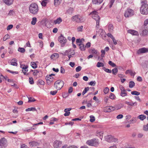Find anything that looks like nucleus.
<instances>
[{"label":"nucleus","mask_w":148,"mask_h":148,"mask_svg":"<svg viewBox=\"0 0 148 148\" xmlns=\"http://www.w3.org/2000/svg\"><path fill=\"white\" fill-rule=\"evenodd\" d=\"M30 12L34 14H36L38 11V5L37 4L33 3L30 5L29 7Z\"/></svg>","instance_id":"f257e3e1"},{"label":"nucleus","mask_w":148,"mask_h":148,"mask_svg":"<svg viewBox=\"0 0 148 148\" xmlns=\"http://www.w3.org/2000/svg\"><path fill=\"white\" fill-rule=\"evenodd\" d=\"M90 15H91L92 18L96 21L97 23L96 27L97 28H99V23L100 18L99 16H98L97 12L96 11H94L91 12Z\"/></svg>","instance_id":"f03ea898"},{"label":"nucleus","mask_w":148,"mask_h":148,"mask_svg":"<svg viewBox=\"0 0 148 148\" xmlns=\"http://www.w3.org/2000/svg\"><path fill=\"white\" fill-rule=\"evenodd\" d=\"M140 12L143 14H148V5L146 3H144L140 8Z\"/></svg>","instance_id":"7ed1b4c3"},{"label":"nucleus","mask_w":148,"mask_h":148,"mask_svg":"<svg viewBox=\"0 0 148 148\" xmlns=\"http://www.w3.org/2000/svg\"><path fill=\"white\" fill-rule=\"evenodd\" d=\"M86 143L90 146L96 147L98 145L99 142L98 140L95 138H93L87 140L86 142Z\"/></svg>","instance_id":"20e7f679"},{"label":"nucleus","mask_w":148,"mask_h":148,"mask_svg":"<svg viewBox=\"0 0 148 148\" xmlns=\"http://www.w3.org/2000/svg\"><path fill=\"white\" fill-rule=\"evenodd\" d=\"M71 20L73 21L78 23H82L84 21L83 17L78 14L72 16Z\"/></svg>","instance_id":"39448f33"},{"label":"nucleus","mask_w":148,"mask_h":148,"mask_svg":"<svg viewBox=\"0 0 148 148\" xmlns=\"http://www.w3.org/2000/svg\"><path fill=\"white\" fill-rule=\"evenodd\" d=\"M64 84V82L61 80H58L54 83V86L56 88L59 90L63 86Z\"/></svg>","instance_id":"423d86ee"},{"label":"nucleus","mask_w":148,"mask_h":148,"mask_svg":"<svg viewBox=\"0 0 148 148\" xmlns=\"http://www.w3.org/2000/svg\"><path fill=\"white\" fill-rule=\"evenodd\" d=\"M58 41L60 44L61 47H63L67 42V40L62 34H61L58 37Z\"/></svg>","instance_id":"0eeeda50"},{"label":"nucleus","mask_w":148,"mask_h":148,"mask_svg":"<svg viewBox=\"0 0 148 148\" xmlns=\"http://www.w3.org/2000/svg\"><path fill=\"white\" fill-rule=\"evenodd\" d=\"M8 145L7 140L4 137L0 139V148H5Z\"/></svg>","instance_id":"6e6552de"},{"label":"nucleus","mask_w":148,"mask_h":148,"mask_svg":"<svg viewBox=\"0 0 148 148\" xmlns=\"http://www.w3.org/2000/svg\"><path fill=\"white\" fill-rule=\"evenodd\" d=\"M134 14V12L133 10L128 8L125 12L124 16L125 17H129L133 16Z\"/></svg>","instance_id":"1a4fd4ad"},{"label":"nucleus","mask_w":148,"mask_h":148,"mask_svg":"<svg viewBox=\"0 0 148 148\" xmlns=\"http://www.w3.org/2000/svg\"><path fill=\"white\" fill-rule=\"evenodd\" d=\"M148 52V49L144 47L139 49L137 51L138 54L144 53Z\"/></svg>","instance_id":"9d476101"},{"label":"nucleus","mask_w":148,"mask_h":148,"mask_svg":"<svg viewBox=\"0 0 148 148\" xmlns=\"http://www.w3.org/2000/svg\"><path fill=\"white\" fill-rule=\"evenodd\" d=\"M62 143L58 140L55 141L53 144L54 148H59L61 146Z\"/></svg>","instance_id":"9b49d317"},{"label":"nucleus","mask_w":148,"mask_h":148,"mask_svg":"<svg viewBox=\"0 0 148 148\" xmlns=\"http://www.w3.org/2000/svg\"><path fill=\"white\" fill-rule=\"evenodd\" d=\"M140 34L143 36L148 35V28L145 27L143 30L142 32L140 33Z\"/></svg>","instance_id":"f8f14e48"},{"label":"nucleus","mask_w":148,"mask_h":148,"mask_svg":"<svg viewBox=\"0 0 148 148\" xmlns=\"http://www.w3.org/2000/svg\"><path fill=\"white\" fill-rule=\"evenodd\" d=\"M28 68V66L25 65L23 66V68H22V72L23 73L24 75H29L28 73H27L26 72L28 71L27 68Z\"/></svg>","instance_id":"ddd939ff"},{"label":"nucleus","mask_w":148,"mask_h":148,"mask_svg":"<svg viewBox=\"0 0 148 148\" xmlns=\"http://www.w3.org/2000/svg\"><path fill=\"white\" fill-rule=\"evenodd\" d=\"M127 32L133 35H139V33L137 31L133 30H128Z\"/></svg>","instance_id":"4468645a"},{"label":"nucleus","mask_w":148,"mask_h":148,"mask_svg":"<svg viewBox=\"0 0 148 148\" xmlns=\"http://www.w3.org/2000/svg\"><path fill=\"white\" fill-rule=\"evenodd\" d=\"M112 136L110 135H108L105 137L106 140L108 142H111L112 141Z\"/></svg>","instance_id":"2eb2a0df"},{"label":"nucleus","mask_w":148,"mask_h":148,"mask_svg":"<svg viewBox=\"0 0 148 148\" xmlns=\"http://www.w3.org/2000/svg\"><path fill=\"white\" fill-rule=\"evenodd\" d=\"M71 108H68L65 109L64 110V112L65 113L64 114V115L65 116H69L70 114L69 111L71 110Z\"/></svg>","instance_id":"dca6fc26"},{"label":"nucleus","mask_w":148,"mask_h":148,"mask_svg":"<svg viewBox=\"0 0 148 148\" xmlns=\"http://www.w3.org/2000/svg\"><path fill=\"white\" fill-rule=\"evenodd\" d=\"M3 1L6 4L10 5L12 4L14 0H3Z\"/></svg>","instance_id":"f3484780"},{"label":"nucleus","mask_w":148,"mask_h":148,"mask_svg":"<svg viewBox=\"0 0 148 148\" xmlns=\"http://www.w3.org/2000/svg\"><path fill=\"white\" fill-rule=\"evenodd\" d=\"M29 144L32 147L38 146L39 145V143L36 141L30 142L29 143Z\"/></svg>","instance_id":"a211bd4d"},{"label":"nucleus","mask_w":148,"mask_h":148,"mask_svg":"<svg viewBox=\"0 0 148 148\" xmlns=\"http://www.w3.org/2000/svg\"><path fill=\"white\" fill-rule=\"evenodd\" d=\"M17 62V60L15 59H12L10 62V64L11 65L17 66V63L16 62Z\"/></svg>","instance_id":"6ab92c4d"},{"label":"nucleus","mask_w":148,"mask_h":148,"mask_svg":"<svg viewBox=\"0 0 148 148\" xmlns=\"http://www.w3.org/2000/svg\"><path fill=\"white\" fill-rule=\"evenodd\" d=\"M62 21V19L61 18L59 17L57 19L54 21V23L55 24H59L61 23Z\"/></svg>","instance_id":"aec40b11"},{"label":"nucleus","mask_w":148,"mask_h":148,"mask_svg":"<svg viewBox=\"0 0 148 148\" xmlns=\"http://www.w3.org/2000/svg\"><path fill=\"white\" fill-rule=\"evenodd\" d=\"M103 0H92V3L93 4H100L103 1Z\"/></svg>","instance_id":"412c9836"},{"label":"nucleus","mask_w":148,"mask_h":148,"mask_svg":"<svg viewBox=\"0 0 148 148\" xmlns=\"http://www.w3.org/2000/svg\"><path fill=\"white\" fill-rule=\"evenodd\" d=\"M79 49L81 50L84 51L85 49V47L84 45L82 43H80L78 44Z\"/></svg>","instance_id":"4be33fe9"},{"label":"nucleus","mask_w":148,"mask_h":148,"mask_svg":"<svg viewBox=\"0 0 148 148\" xmlns=\"http://www.w3.org/2000/svg\"><path fill=\"white\" fill-rule=\"evenodd\" d=\"M52 75H49V76L47 75L46 77V80H49L50 82H53V78L51 77Z\"/></svg>","instance_id":"5701e85b"},{"label":"nucleus","mask_w":148,"mask_h":148,"mask_svg":"<svg viewBox=\"0 0 148 148\" xmlns=\"http://www.w3.org/2000/svg\"><path fill=\"white\" fill-rule=\"evenodd\" d=\"M62 0H54V4L56 6H57L61 3Z\"/></svg>","instance_id":"b1692460"},{"label":"nucleus","mask_w":148,"mask_h":148,"mask_svg":"<svg viewBox=\"0 0 148 148\" xmlns=\"http://www.w3.org/2000/svg\"><path fill=\"white\" fill-rule=\"evenodd\" d=\"M48 20L47 19H43L41 21L42 23L44 25H45V26L47 27V24L48 23Z\"/></svg>","instance_id":"393cba45"},{"label":"nucleus","mask_w":148,"mask_h":148,"mask_svg":"<svg viewBox=\"0 0 148 148\" xmlns=\"http://www.w3.org/2000/svg\"><path fill=\"white\" fill-rule=\"evenodd\" d=\"M125 103L128 105L132 106H136L137 105V103L136 102H135L133 103H131L126 101L125 102Z\"/></svg>","instance_id":"a878e982"},{"label":"nucleus","mask_w":148,"mask_h":148,"mask_svg":"<svg viewBox=\"0 0 148 148\" xmlns=\"http://www.w3.org/2000/svg\"><path fill=\"white\" fill-rule=\"evenodd\" d=\"M114 29L113 25L112 24H110L108 25V30L110 32H113Z\"/></svg>","instance_id":"bb28decb"},{"label":"nucleus","mask_w":148,"mask_h":148,"mask_svg":"<svg viewBox=\"0 0 148 148\" xmlns=\"http://www.w3.org/2000/svg\"><path fill=\"white\" fill-rule=\"evenodd\" d=\"M36 110H37L36 109V108L34 107L28 108L27 109L25 110V111L26 112L29 111H36Z\"/></svg>","instance_id":"cd10ccee"},{"label":"nucleus","mask_w":148,"mask_h":148,"mask_svg":"<svg viewBox=\"0 0 148 148\" xmlns=\"http://www.w3.org/2000/svg\"><path fill=\"white\" fill-rule=\"evenodd\" d=\"M138 118L139 119L142 121L143 120L146 118V116L144 115H140L138 117Z\"/></svg>","instance_id":"c85d7f7f"},{"label":"nucleus","mask_w":148,"mask_h":148,"mask_svg":"<svg viewBox=\"0 0 148 148\" xmlns=\"http://www.w3.org/2000/svg\"><path fill=\"white\" fill-rule=\"evenodd\" d=\"M135 84L133 81H130L129 84V87L130 88H132L135 86Z\"/></svg>","instance_id":"c756f323"},{"label":"nucleus","mask_w":148,"mask_h":148,"mask_svg":"<svg viewBox=\"0 0 148 148\" xmlns=\"http://www.w3.org/2000/svg\"><path fill=\"white\" fill-rule=\"evenodd\" d=\"M127 95V93L126 92V90H125L123 91H122L121 92V95L122 97H124Z\"/></svg>","instance_id":"7c9ffc66"},{"label":"nucleus","mask_w":148,"mask_h":148,"mask_svg":"<svg viewBox=\"0 0 148 148\" xmlns=\"http://www.w3.org/2000/svg\"><path fill=\"white\" fill-rule=\"evenodd\" d=\"M137 121L136 119V118H132L131 120H130L129 121V122L130 123H135Z\"/></svg>","instance_id":"2f4dec72"},{"label":"nucleus","mask_w":148,"mask_h":148,"mask_svg":"<svg viewBox=\"0 0 148 148\" xmlns=\"http://www.w3.org/2000/svg\"><path fill=\"white\" fill-rule=\"evenodd\" d=\"M37 21V18L36 17H33L32 19L31 22V24L32 25H35Z\"/></svg>","instance_id":"473e14b6"},{"label":"nucleus","mask_w":148,"mask_h":148,"mask_svg":"<svg viewBox=\"0 0 148 148\" xmlns=\"http://www.w3.org/2000/svg\"><path fill=\"white\" fill-rule=\"evenodd\" d=\"M101 56L102 58L100 59V61H101L103 59V58L104 57V55H105L106 52L105 50H102L101 51Z\"/></svg>","instance_id":"72a5a7b5"},{"label":"nucleus","mask_w":148,"mask_h":148,"mask_svg":"<svg viewBox=\"0 0 148 148\" xmlns=\"http://www.w3.org/2000/svg\"><path fill=\"white\" fill-rule=\"evenodd\" d=\"M104 66V65L103 63L99 62H97V66L98 67H103Z\"/></svg>","instance_id":"f704fd0d"},{"label":"nucleus","mask_w":148,"mask_h":148,"mask_svg":"<svg viewBox=\"0 0 148 148\" xmlns=\"http://www.w3.org/2000/svg\"><path fill=\"white\" fill-rule=\"evenodd\" d=\"M131 94L132 95H140V92L136 91H134L131 92Z\"/></svg>","instance_id":"c9c22d12"},{"label":"nucleus","mask_w":148,"mask_h":148,"mask_svg":"<svg viewBox=\"0 0 148 148\" xmlns=\"http://www.w3.org/2000/svg\"><path fill=\"white\" fill-rule=\"evenodd\" d=\"M31 65L34 69L36 68L37 67V65L34 62H32L31 63Z\"/></svg>","instance_id":"e433bc0d"},{"label":"nucleus","mask_w":148,"mask_h":148,"mask_svg":"<svg viewBox=\"0 0 148 148\" xmlns=\"http://www.w3.org/2000/svg\"><path fill=\"white\" fill-rule=\"evenodd\" d=\"M103 69L106 72L110 73L112 72V71L106 68L105 67L103 68Z\"/></svg>","instance_id":"4c0bfd02"},{"label":"nucleus","mask_w":148,"mask_h":148,"mask_svg":"<svg viewBox=\"0 0 148 148\" xmlns=\"http://www.w3.org/2000/svg\"><path fill=\"white\" fill-rule=\"evenodd\" d=\"M89 90V88L88 87H86L82 92V95H84Z\"/></svg>","instance_id":"58836bf2"},{"label":"nucleus","mask_w":148,"mask_h":148,"mask_svg":"<svg viewBox=\"0 0 148 148\" xmlns=\"http://www.w3.org/2000/svg\"><path fill=\"white\" fill-rule=\"evenodd\" d=\"M18 51L21 53H24L25 51V49L23 48L19 47Z\"/></svg>","instance_id":"ea45409f"},{"label":"nucleus","mask_w":148,"mask_h":148,"mask_svg":"<svg viewBox=\"0 0 148 148\" xmlns=\"http://www.w3.org/2000/svg\"><path fill=\"white\" fill-rule=\"evenodd\" d=\"M118 71L117 69L115 68L112 70V73L114 75H116Z\"/></svg>","instance_id":"a19ab883"},{"label":"nucleus","mask_w":148,"mask_h":148,"mask_svg":"<svg viewBox=\"0 0 148 148\" xmlns=\"http://www.w3.org/2000/svg\"><path fill=\"white\" fill-rule=\"evenodd\" d=\"M90 120L91 122H93L95 121V117L93 115H91L90 116Z\"/></svg>","instance_id":"79ce46f5"},{"label":"nucleus","mask_w":148,"mask_h":148,"mask_svg":"<svg viewBox=\"0 0 148 148\" xmlns=\"http://www.w3.org/2000/svg\"><path fill=\"white\" fill-rule=\"evenodd\" d=\"M90 52L93 54H95L97 55V51L95 49H92L90 50Z\"/></svg>","instance_id":"37998d69"},{"label":"nucleus","mask_w":148,"mask_h":148,"mask_svg":"<svg viewBox=\"0 0 148 148\" xmlns=\"http://www.w3.org/2000/svg\"><path fill=\"white\" fill-rule=\"evenodd\" d=\"M28 98L29 99L28 102H34L36 101L35 99L34 98L28 97Z\"/></svg>","instance_id":"c03bdc74"},{"label":"nucleus","mask_w":148,"mask_h":148,"mask_svg":"<svg viewBox=\"0 0 148 148\" xmlns=\"http://www.w3.org/2000/svg\"><path fill=\"white\" fill-rule=\"evenodd\" d=\"M111 111V107H106L105 110V112H110Z\"/></svg>","instance_id":"a18cd8bd"},{"label":"nucleus","mask_w":148,"mask_h":148,"mask_svg":"<svg viewBox=\"0 0 148 148\" xmlns=\"http://www.w3.org/2000/svg\"><path fill=\"white\" fill-rule=\"evenodd\" d=\"M47 0H43L41 3V4L42 6H46L47 3Z\"/></svg>","instance_id":"49530a36"},{"label":"nucleus","mask_w":148,"mask_h":148,"mask_svg":"<svg viewBox=\"0 0 148 148\" xmlns=\"http://www.w3.org/2000/svg\"><path fill=\"white\" fill-rule=\"evenodd\" d=\"M109 98L112 99H114L115 97V95L112 93H111L109 96Z\"/></svg>","instance_id":"de8ad7c7"},{"label":"nucleus","mask_w":148,"mask_h":148,"mask_svg":"<svg viewBox=\"0 0 148 148\" xmlns=\"http://www.w3.org/2000/svg\"><path fill=\"white\" fill-rule=\"evenodd\" d=\"M10 38V36L8 34H6L4 37L3 38V41H5L7 39H8Z\"/></svg>","instance_id":"09e8293b"},{"label":"nucleus","mask_w":148,"mask_h":148,"mask_svg":"<svg viewBox=\"0 0 148 148\" xmlns=\"http://www.w3.org/2000/svg\"><path fill=\"white\" fill-rule=\"evenodd\" d=\"M108 64L112 67H114L116 66V64L111 61H109L108 62Z\"/></svg>","instance_id":"8fccbe9b"},{"label":"nucleus","mask_w":148,"mask_h":148,"mask_svg":"<svg viewBox=\"0 0 148 148\" xmlns=\"http://www.w3.org/2000/svg\"><path fill=\"white\" fill-rule=\"evenodd\" d=\"M109 91V89L108 87H106L103 90L104 93L105 94L108 93Z\"/></svg>","instance_id":"3c124183"},{"label":"nucleus","mask_w":148,"mask_h":148,"mask_svg":"<svg viewBox=\"0 0 148 148\" xmlns=\"http://www.w3.org/2000/svg\"><path fill=\"white\" fill-rule=\"evenodd\" d=\"M7 71L11 73H12L13 74H18V72L17 71H11L10 70L7 69Z\"/></svg>","instance_id":"603ef678"},{"label":"nucleus","mask_w":148,"mask_h":148,"mask_svg":"<svg viewBox=\"0 0 148 148\" xmlns=\"http://www.w3.org/2000/svg\"><path fill=\"white\" fill-rule=\"evenodd\" d=\"M143 130L145 131H148V124L143 126Z\"/></svg>","instance_id":"864d4df0"},{"label":"nucleus","mask_w":148,"mask_h":148,"mask_svg":"<svg viewBox=\"0 0 148 148\" xmlns=\"http://www.w3.org/2000/svg\"><path fill=\"white\" fill-rule=\"evenodd\" d=\"M89 84L92 86H94L96 84V82L95 81H92L89 83Z\"/></svg>","instance_id":"5fc2aeb1"},{"label":"nucleus","mask_w":148,"mask_h":148,"mask_svg":"<svg viewBox=\"0 0 148 148\" xmlns=\"http://www.w3.org/2000/svg\"><path fill=\"white\" fill-rule=\"evenodd\" d=\"M38 83L40 85H44L45 84V83L41 79L38 80Z\"/></svg>","instance_id":"6e6d98bb"},{"label":"nucleus","mask_w":148,"mask_h":148,"mask_svg":"<svg viewBox=\"0 0 148 148\" xmlns=\"http://www.w3.org/2000/svg\"><path fill=\"white\" fill-rule=\"evenodd\" d=\"M57 90L51 91L50 92V93L51 95H56V94L57 93Z\"/></svg>","instance_id":"4d7b16f0"},{"label":"nucleus","mask_w":148,"mask_h":148,"mask_svg":"<svg viewBox=\"0 0 148 148\" xmlns=\"http://www.w3.org/2000/svg\"><path fill=\"white\" fill-rule=\"evenodd\" d=\"M82 67L80 66H78L76 69V71L77 72H79L81 71Z\"/></svg>","instance_id":"13d9d810"},{"label":"nucleus","mask_w":148,"mask_h":148,"mask_svg":"<svg viewBox=\"0 0 148 148\" xmlns=\"http://www.w3.org/2000/svg\"><path fill=\"white\" fill-rule=\"evenodd\" d=\"M83 28V26L82 25L79 26L77 28V30L78 31H82V30Z\"/></svg>","instance_id":"bf43d9fd"},{"label":"nucleus","mask_w":148,"mask_h":148,"mask_svg":"<svg viewBox=\"0 0 148 148\" xmlns=\"http://www.w3.org/2000/svg\"><path fill=\"white\" fill-rule=\"evenodd\" d=\"M29 79L30 80L29 81V83L30 84H32L34 83V81L33 80V78L32 77H29Z\"/></svg>","instance_id":"052dcab7"},{"label":"nucleus","mask_w":148,"mask_h":148,"mask_svg":"<svg viewBox=\"0 0 148 148\" xmlns=\"http://www.w3.org/2000/svg\"><path fill=\"white\" fill-rule=\"evenodd\" d=\"M13 26L12 25H8L7 28V30H9L13 27Z\"/></svg>","instance_id":"680f3d73"},{"label":"nucleus","mask_w":148,"mask_h":148,"mask_svg":"<svg viewBox=\"0 0 148 148\" xmlns=\"http://www.w3.org/2000/svg\"><path fill=\"white\" fill-rule=\"evenodd\" d=\"M114 0H111V1H110V5H109L110 8H111L112 7L113 4V3L114 1Z\"/></svg>","instance_id":"e2e57ef3"},{"label":"nucleus","mask_w":148,"mask_h":148,"mask_svg":"<svg viewBox=\"0 0 148 148\" xmlns=\"http://www.w3.org/2000/svg\"><path fill=\"white\" fill-rule=\"evenodd\" d=\"M39 72L37 70H35L33 73V75L34 76H36Z\"/></svg>","instance_id":"0e129e2a"},{"label":"nucleus","mask_w":148,"mask_h":148,"mask_svg":"<svg viewBox=\"0 0 148 148\" xmlns=\"http://www.w3.org/2000/svg\"><path fill=\"white\" fill-rule=\"evenodd\" d=\"M112 142H114L115 143H118V140L117 138H114L113 137L112 138Z\"/></svg>","instance_id":"69168bd1"},{"label":"nucleus","mask_w":148,"mask_h":148,"mask_svg":"<svg viewBox=\"0 0 148 148\" xmlns=\"http://www.w3.org/2000/svg\"><path fill=\"white\" fill-rule=\"evenodd\" d=\"M65 70L62 67H61L60 68V72L61 73L63 74L65 73Z\"/></svg>","instance_id":"338daca9"},{"label":"nucleus","mask_w":148,"mask_h":148,"mask_svg":"<svg viewBox=\"0 0 148 148\" xmlns=\"http://www.w3.org/2000/svg\"><path fill=\"white\" fill-rule=\"evenodd\" d=\"M107 36L108 37L110 38L111 39L114 38L112 35L110 33H108L107 34Z\"/></svg>","instance_id":"774afa93"}]
</instances>
